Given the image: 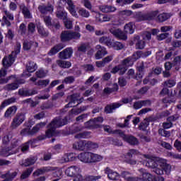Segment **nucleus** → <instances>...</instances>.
Masks as SVG:
<instances>
[{
  "instance_id": "39448f33",
  "label": "nucleus",
  "mask_w": 181,
  "mask_h": 181,
  "mask_svg": "<svg viewBox=\"0 0 181 181\" xmlns=\"http://www.w3.org/2000/svg\"><path fill=\"white\" fill-rule=\"evenodd\" d=\"M139 177L135 179L131 177V174L129 172L124 171L122 173V177L126 181H153V179H155V177L152 174L143 168L139 170Z\"/></svg>"
},
{
  "instance_id": "9b49d317",
  "label": "nucleus",
  "mask_w": 181,
  "mask_h": 181,
  "mask_svg": "<svg viewBox=\"0 0 181 181\" xmlns=\"http://www.w3.org/2000/svg\"><path fill=\"white\" fill-rule=\"evenodd\" d=\"M3 12L4 15L1 21H0V22H1V26H11V22L9 21H13V19H15L13 14L6 9H4Z\"/></svg>"
},
{
  "instance_id": "c03bdc74",
  "label": "nucleus",
  "mask_w": 181,
  "mask_h": 181,
  "mask_svg": "<svg viewBox=\"0 0 181 181\" xmlns=\"http://www.w3.org/2000/svg\"><path fill=\"white\" fill-rule=\"evenodd\" d=\"M110 47H113L115 50H121L124 49V45L119 42H112Z\"/></svg>"
},
{
  "instance_id": "864d4df0",
  "label": "nucleus",
  "mask_w": 181,
  "mask_h": 181,
  "mask_svg": "<svg viewBox=\"0 0 181 181\" xmlns=\"http://www.w3.org/2000/svg\"><path fill=\"white\" fill-rule=\"evenodd\" d=\"M119 16H122V18H128V16H131L132 15V11L129 10H124L119 11Z\"/></svg>"
},
{
  "instance_id": "e2e57ef3",
  "label": "nucleus",
  "mask_w": 181,
  "mask_h": 181,
  "mask_svg": "<svg viewBox=\"0 0 181 181\" xmlns=\"http://www.w3.org/2000/svg\"><path fill=\"white\" fill-rule=\"evenodd\" d=\"M145 47V41L144 40H139L136 43V49H142Z\"/></svg>"
},
{
  "instance_id": "b1692460",
  "label": "nucleus",
  "mask_w": 181,
  "mask_h": 181,
  "mask_svg": "<svg viewBox=\"0 0 181 181\" xmlns=\"http://www.w3.org/2000/svg\"><path fill=\"white\" fill-rule=\"evenodd\" d=\"M159 15V11H154L151 13L146 14L144 16V21H155V19L158 20V16Z\"/></svg>"
},
{
  "instance_id": "c85d7f7f",
  "label": "nucleus",
  "mask_w": 181,
  "mask_h": 181,
  "mask_svg": "<svg viewBox=\"0 0 181 181\" xmlns=\"http://www.w3.org/2000/svg\"><path fill=\"white\" fill-rule=\"evenodd\" d=\"M17 108L16 106L8 107L4 113L5 118H12L13 115L16 114Z\"/></svg>"
},
{
  "instance_id": "473e14b6",
  "label": "nucleus",
  "mask_w": 181,
  "mask_h": 181,
  "mask_svg": "<svg viewBox=\"0 0 181 181\" xmlns=\"http://www.w3.org/2000/svg\"><path fill=\"white\" fill-rule=\"evenodd\" d=\"M61 40L62 42H69L71 40V31H64L61 34Z\"/></svg>"
},
{
  "instance_id": "4c0bfd02",
  "label": "nucleus",
  "mask_w": 181,
  "mask_h": 181,
  "mask_svg": "<svg viewBox=\"0 0 181 181\" xmlns=\"http://www.w3.org/2000/svg\"><path fill=\"white\" fill-rule=\"evenodd\" d=\"M38 9L41 13H47V12H53V6L48 5L46 6H40Z\"/></svg>"
},
{
  "instance_id": "c756f323",
  "label": "nucleus",
  "mask_w": 181,
  "mask_h": 181,
  "mask_svg": "<svg viewBox=\"0 0 181 181\" xmlns=\"http://www.w3.org/2000/svg\"><path fill=\"white\" fill-rule=\"evenodd\" d=\"M99 9L100 11H101V12H103L105 13H108L110 12H115V11H117V8L112 6L107 5L100 6Z\"/></svg>"
},
{
  "instance_id": "f3484780",
  "label": "nucleus",
  "mask_w": 181,
  "mask_h": 181,
  "mask_svg": "<svg viewBox=\"0 0 181 181\" xmlns=\"http://www.w3.org/2000/svg\"><path fill=\"white\" fill-rule=\"evenodd\" d=\"M105 173L107 175V177L110 180L117 181L119 180V177H121L118 173L110 169V168H107L105 170Z\"/></svg>"
},
{
  "instance_id": "2f4dec72",
  "label": "nucleus",
  "mask_w": 181,
  "mask_h": 181,
  "mask_svg": "<svg viewBox=\"0 0 181 181\" xmlns=\"http://www.w3.org/2000/svg\"><path fill=\"white\" fill-rule=\"evenodd\" d=\"M124 32L132 35L135 32V24L134 23H129L124 25Z\"/></svg>"
},
{
  "instance_id": "bf43d9fd",
  "label": "nucleus",
  "mask_w": 181,
  "mask_h": 181,
  "mask_svg": "<svg viewBox=\"0 0 181 181\" xmlns=\"http://www.w3.org/2000/svg\"><path fill=\"white\" fill-rule=\"evenodd\" d=\"M32 172H33V168H28L26 171L23 173L21 175V179H26V177H29Z\"/></svg>"
},
{
  "instance_id": "0eeeda50",
  "label": "nucleus",
  "mask_w": 181,
  "mask_h": 181,
  "mask_svg": "<svg viewBox=\"0 0 181 181\" xmlns=\"http://www.w3.org/2000/svg\"><path fill=\"white\" fill-rule=\"evenodd\" d=\"M110 28L109 30L110 33H112V35H113V36H115V37H117V39H120L121 40H127V39L128 38L127 34L122 32L121 29L116 28L117 24H110Z\"/></svg>"
},
{
  "instance_id": "a19ab883",
  "label": "nucleus",
  "mask_w": 181,
  "mask_h": 181,
  "mask_svg": "<svg viewBox=\"0 0 181 181\" xmlns=\"http://www.w3.org/2000/svg\"><path fill=\"white\" fill-rule=\"evenodd\" d=\"M15 101H16V99L15 98H11L9 99H7L1 103L0 108L1 110H4L5 107H8V105H11V104H13Z\"/></svg>"
},
{
  "instance_id": "7c9ffc66",
  "label": "nucleus",
  "mask_w": 181,
  "mask_h": 181,
  "mask_svg": "<svg viewBox=\"0 0 181 181\" xmlns=\"http://www.w3.org/2000/svg\"><path fill=\"white\" fill-rule=\"evenodd\" d=\"M104 157L100 154L90 153V163H95V162H101Z\"/></svg>"
},
{
  "instance_id": "6ab92c4d",
  "label": "nucleus",
  "mask_w": 181,
  "mask_h": 181,
  "mask_svg": "<svg viewBox=\"0 0 181 181\" xmlns=\"http://www.w3.org/2000/svg\"><path fill=\"white\" fill-rule=\"evenodd\" d=\"M121 138L124 139L126 142H128L130 145H138L139 141L136 138L132 136H127L124 134V132H122L120 134Z\"/></svg>"
},
{
  "instance_id": "052dcab7",
  "label": "nucleus",
  "mask_w": 181,
  "mask_h": 181,
  "mask_svg": "<svg viewBox=\"0 0 181 181\" xmlns=\"http://www.w3.org/2000/svg\"><path fill=\"white\" fill-rule=\"evenodd\" d=\"M142 39L144 40V42H146V40H151V33L146 31L143 33L141 35Z\"/></svg>"
},
{
  "instance_id": "0e129e2a",
  "label": "nucleus",
  "mask_w": 181,
  "mask_h": 181,
  "mask_svg": "<svg viewBox=\"0 0 181 181\" xmlns=\"http://www.w3.org/2000/svg\"><path fill=\"white\" fill-rule=\"evenodd\" d=\"M89 45L88 44H81L78 47V52H82L83 53L86 52L87 49H88Z\"/></svg>"
},
{
  "instance_id": "393cba45",
  "label": "nucleus",
  "mask_w": 181,
  "mask_h": 181,
  "mask_svg": "<svg viewBox=\"0 0 181 181\" xmlns=\"http://www.w3.org/2000/svg\"><path fill=\"white\" fill-rule=\"evenodd\" d=\"M52 170H54V168L52 167H43L42 168L38 169L34 172L33 176H39L44 173H47V172H52Z\"/></svg>"
},
{
  "instance_id": "aec40b11",
  "label": "nucleus",
  "mask_w": 181,
  "mask_h": 181,
  "mask_svg": "<svg viewBox=\"0 0 181 181\" xmlns=\"http://www.w3.org/2000/svg\"><path fill=\"white\" fill-rule=\"evenodd\" d=\"M78 158L79 160H81V162H83V163H90L91 152L81 153L78 156Z\"/></svg>"
},
{
  "instance_id": "72a5a7b5",
  "label": "nucleus",
  "mask_w": 181,
  "mask_h": 181,
  "mask_svg": "<svg viewBox=\"0 0 181 181\" xmlns=\"http://www.w3.org/2000/svg\"><path fill=\"white\" fill-rule=\"evenodd\" d=\"M64 45L59 44L57 45H55L48 53L49 56H54V54H56V53H58V52H60L62 49H64Z\"/></svg>"
},
{
  "instance_id": "680f3d73",
  "label": "nucleus",
  "mask_w": 181,
  "mask_h": 181,
  "mask_svg": "<svg viewBox=\"0 0 181 181\" xmlns=\"http://www.w3.org/2000/svg\"><path fill=\"white\" fill-rule=\"evenodd\" d=\"M164 86L165 87H169V88L175 87V86H176V81L173 79L168 80L165 82Z\"/></svg>"
},
{
  "instance_id": "7ed1b4c3",
  "label": "nucleus",
  "mask_w": 181,
  "mask_h": 181,
  "mask_svg": "<svg viewBox=\"0 0 181 181\" xmlns=\"http://www.w3.org/2000/svg\"><path fill=\"white\" fill-rule=\"evenodd\" d=\"M141 57H142V51L136 52V53L133 54L132 57H129L125 59L122 62V64L115 66L112 69L111 73L113 74L117 73L121 75L125 74V71H127V67L133 66L134 63H135V61L138 60V59H141Z\"/></svg>"
},
{
  "instance_id": "603ef678",
  "label": "nucleus",
  "mask_w": 181,
  "mask_h": 181,
  "mask_svg": "<svg viewBox=\"0 0 181 181\" xmlns=\"http://www.w3.org/2000/svg\"><path fill=\"white\" fill-rule=\"evenodd\" d=\"M81 37V34L77 31H71V40L72 39L75 40H78Z\"/></svg>"
},
{
  "instance_id": "412c9836",
  "label": "nucleus",
  "mask_w": 181,
  "mask_h": 181,
  "mask_svg": "<svg viewBox=\"0 0 181 181\" xmlns=\"http://www.w3.org/2000/svg\"><path fill=\"white\" fill-rule=\"evenodd\" d=\"M95 49L96 50H98L95 54V59L97 60H99V59H102L103 56H105V54H107V50L105 49V47H101V45H97Z\"/></svg>"
},
{
  "instance_id": "f704fd0d",
  "label": "nucleus",
  "mask_w": 181,
  "mask_h": 181,
  "mask_svg": "<svg viewBox=\"0 0 181 181\" xmlns=\"http://www.w3.org/2000/svg\"><path fill=\"white\" fill-rule=\"evenodd\" d=\"M20 9H21L22 13L24 15V18H26L27 19L32 18V14L30 13V11H29V8H28V7L22 4L20 6Z\"/></svg>"
},
{
  "instance_id": "ea45409f",
  "label": "nucleus",
  "mask_w": 181,
  "mask_h": 181,
  "mask_svg": "<svg viewBox=\"0 0 181 181\" xmlns=\"http://www.w3.org/2000/svg\"><path fill=\"white\" fill-rule=\"evenodd\" d=\"M86 110H87V107H83L81 109L74 108L70 112L69 115L71 117L76 115H78V114H81V112H83V111H86Z\"/></svg>"
},
{
  "instance_id": "9d476101",
  "label": "nucleus",
  "mask_w": 181,
  "mask_h": 181,
  "mask_svg": "<svg viewBox=\"0 0 181 181\" xmlns=\"http://www.w3.org/2000/svg\"><path fill=\"white\" fill-rule=\"evenodd\" d=\"M70 100L69 103L66 105V108H71V107H76L81 103H83V98H80L79 94H74L68 98Z\"/></svg>"
},
{
  "instance_id": "f257e3e1",
  "label": "nucleus",
  "mask_w": 181,
  "mask_h": 181,
  "mask_svg": "<svg viewBox=\"0 0 181 181\" xmlns=\"http://www.w3.org/2000/svg\"><path fill=\"white\" fill-rule=\"evenodd\" d=\"M143 165L146 168H151L156 175H170L172 167L168 163V160L165 158L155 157L151 155H141Z\"/></svg>"
},
{
  "instance_id": "4be33fe9",
  "label": "nucleus",
  "mask_w": 181,
  "mask_h": 181,
  "mask_svg": "<svg viewBox=\"0 0 181 181\" xmlns=\"http://www.w3.org/2000/svg\"><path fill=\"white\" fill-rule=\"evenodd\" d=\"M73 55V49L68 47L59 53L60 59H70Z\"/></svg>"
},
{
  "instance_id": "c9c22d12",
  "label": "nucleus",
  "mask_w": 181,
  "mask_h": 181,
  "mask_svg": "<svg viewBox=\"0 0 181 181\" xmlns=\"http://www.w3.org/2000/svg\"><path fill=\"white\" fill-rule=\"evenodd\" d=\"M99 42L102 45H106V46H108V47H110L111 43H112V41H111V38L110 37L107 36H103L99 39Z\"/></svg>"
},
{
  "instance_id": "1a4fd4ad",
  "label": "nucleus",
  "mask_w": 181,
  "mask_h": 181,
  "mask_svg": "<svg viewBox=\"0 0 181 181\" xmlns=\"http://www.w3.org/2000/svg\"><path fill=\"white\" fill-rule=\"evenodd\" d=\"M46 126V123L41 122L40 124H36L32 129L30 128H25L21 131V134L23 135H33L34 134H36V132H39L40 129L42 128H45Z\"/></svg>"
},
{
  "instance_id": "a18cd8bd",
  "label": "nucleus",
  "mask_w": 181,
  "mask_h": 181,
  "mask_svg": "<svg viewBox=\"0 0 181 181\" xmlns=\"http://www.w3.org/2000/svg\"><path fill=\"white\" fill-rule=\"evenodd\" d=\"M75 138H76L77 139L90 138V132H79L75 136Z\"/></svg>"
},
{
  "instance_id": "cd10ccee",
  "label": "nucleus",
  "mask_w": 181,
  "mask_h": 181,
  "mask_svg": "<svg viewBox=\"0 0 181 181\" xmlns=\"http://www.w3.org/2000/svg\"><path fill=\"white\" fill-rule=\"evenodd\" d=\"M147 105H151V100H141L137 101L134 104V110H139L142 107H147Z\"/></svg>"
},
{
  "instance_id": "ddd939ff",
  "label": "nucleus",
  "mask_w": 181,
  "mask_h": 181,
  "mask_svg": "<svg viewBox=\"0 0 181 181\" xmlns=\"http://www.w3.org/2000/svg\"><path fill=\"white\" fill-rule=\"evenodd\" d=\"M25 118L26 117L25 116V114H17L13 119V121L11 122V128H13V129L18 128V127H19V125H21L23 122V121H25Z\"/></svg>"
},
{
  "instance_id": "2eb2a0df",
  "label": "nucleus",
  "mask_w": 181,
  "mask_h": 181,
  "mask_svg": "<svg viewBox=\"0 0 181 181\" xmlns=\"http://www.w3.org/2000/svg\"><path fill=\"white\" fill-rule=\"evenodd\" d=\"M11 78H15V82L11 84H8L6 86L5 88L7 91H12L13 90H17L19 88V84H25V80H18V78L14 76V77H11Z\"/></svg>"
},
{
  "instance_id": "3c124183",
  "label": "nucleus",
  "mask_w": 181,
  "mask_h": 181,
  "mask_svg": "<svg viewBox=\"0 0 181 181\" xmlns=\"http://www.w3.org/2000/svg\"><path fill=\"white\" fill-rule=\"evenodd\" d=\"M149 125V120L148 119H146L144 120L143 122L140 124L139 126V129H141L142 131H145L146 128H148V126Z\"/></svg>"
},
{
  "instance_id": "4468645a",
  "label": "nucleus",
  "mask_w": 181,
  "mask_h": 181,
  "mask_svg": "<svg viewBox=\"0 0 181 181\" xmlns=\"http://www.w3.org/2000/svg\"><path fill=\"white\" fill-rule=\"evenodd\" d=\"M104 119L101 117L90 119L89 122L85 123L86 128H98L100 124H103Z\"/></svg>"
},
{
  "instance_id": "5fc2aeb1",
  "label": "nucleus",
  "mask_w": 181,
  "mask_h": 181,
  "mask_svg": "<svg viewBox=\"0 0 181 181\" xmlns=\"http://www.w3.org/2000/svg\"><path fill=\"white\" fill-rule=\"evenodd\" d=\"M78 13L83 18H89L90 17V12L84 8H80L78 10Z\"/></svg>"
},
{
  "instance_id": "a878e982",
  "label": "nucleus",
  "mask_w": 181,
  "mask_h": 181,
  "mask_svg": "<svg viewBox=\"0 0 181 181\" xmlns=\"http://www.w3.org/2000/svg\"><path fill=\"white\" fill-rule=\"evenodd\" d=\"M57 17H58L59 19H62L63 21H66L67 18V12H66L64 8H63L61 6L57 8Z\"/></svg>"
},
{
  "instance_id": "423d86ee",
  "label": "nucleus",
  "mask_w": 181,
  "mask_h": 181,
  "mask_svg": "<svg viewBox=\"0 0 181 181\" xmlns=\"http://www.w3.org/2000/svg\"><path fill=\"white\" fill-rule=\"evenodd\" d=\"M67 124V118L60 119L56 118L54 119L48 126V129L45 133V136L47 138H52V136H54L56 135V128H60V127H63Z\"/></svg>"
},
{
  "instance_id": "f03ea898",
  "label": "nucleus",
  "mask_w": 181,
  "mask_h": 181,
  "mask_svg": "<svg viewBox=\"0 0 181 181\" xmlns=\"http://www.w3.org/2000/svg\"><path fill=\"white\" fill-rule=\"evenodd\" d=\"M21 53V43L17 42L14 51L11 52V54L8 55V57H5L3 59V65L4 68H2L0 70V84H6L12 77H15L13 75L5 78L6 76V67H11L13 62H15V57H16V54H19Z\"/></svg>"
},
{
  "instance_id": "58836bf2",
  "label": "nucleus",
  "mask_w": 181,
  "mask_h": 181,
  "mask_svg": "<svg viewBox=\"0 0 181 181\" xmlns=\"http://www.w3.org/2000/svg\"><path fill=\"white\" fill-rule=\"evenodd\" d=\"M170 16H172L170 13H163L158 16L157 21H158V22H165L168 21Z\"/></svg>"
},
{
  "instance_id": "774afa93",
  "label": "nucleus",
  "mask_w": 181,
  "mask_h": 181,
  "mask_svg": "<svg viewBox=\"0 0 181 181\" xmlns=\"http://www.w3.org/2000/svg\"><path fill=\"white\" fill-rule=\"evenodd\" d=\"M174 147L178 151V152H180L181 151V141L178 139L175 140L174 143Z\"/></svg>"
},
{
  "instance_id": "6e6552de",
  "label": "nucleus",
  "mask_w": 181,
  "mask_h": 181,
  "mask_svg": "<svg viewBox=\"0 0 181 181\" xmlns=\"http://www.w3.org/2000/svg\"><path fill=\"white\" fill-rule=\"evenodd\" d=\"M59 4L61 5H66V9L69 11V12L74 16V18H78V14L77 13V11H76V6L73 3V1L71 0H61L59 1Z\"/></svg>"
},
{
  "instance_id": "79ce46f5",
  "label": "nucleus",
  "mask_w": 181,
  "mask_h": 181,
  "mask_svg": "<svg viewBox=\"0 0 181 181\" xmlns=\"http://www.w3.org/2000/svg\"><path fill=\"white\" fill-rule=\"evenodd\" d=\"M57 64L59 67H62V69H69L71 67V63L67 61L58 60Z\"/></svg>"
},
{
  "instance_id": "a211bd4d",
  "label": "nucleus",
  "mask_w": 181,
  "mask_h": 181,
  "mask_svg": "<svg viewBox=\"0 0 181 181\" xmlns=\"http://www.w3.org/2000/svg\"><path fill=\"white\" fill-rule=\"evenodd\" d=\"M88 141L81 140L78 141H76L74 145V149H77L78 151H84L87 150Z\"/></svg>"
},
{
  "instance_id": "f8f14e48",
  "label": "nucleus",
  "mask_w": 181,
  "mask_h": 181,
  "mask_svg": "<svg viewBox=\"0 0 181 181\" xmlns=\"http://www.w3.org/2000/svg\"><path fill=\"white\" fill-rule=\"evenodd\" d=\"M65 173L66 175L69 176V177H76V176L81 175V169L77 165H72L65 170Z\"/></svg>"
},
{
  "instance_id": "4d7b16f0",
  "label": "nucleus",
  "mask_w": 181,
  "mask_h": 181,
  "mask_svg": "<svg viewBox=\"0 0 181 181\" xmlns=\"http://www.w3.org/2000/svg\"><path fill=\"white\" fill-rule=\"evenodd\" d=\"M132 118V115H129L127 117V119H125L124 120V124H121L119 123L117 124V126L119 127L120 128H124V127H128V125H129V119H131Z\"/></svg>"
},
{
  "instance_id": "49530a36",
  "label": "nucleus",
  "mask_w": 181,
  "mask_h": 181,
  "mask_svg": "<svg viewBox=\"0 0 181 181\" xmlns=\"http://www.w3.org/2000/svg\"><path fill=\"white\" fill-rule=\"evenodd\" d=\"M37 159L35 157L28 158L25 160V162L23 163V166H30V165L35 164Z\"/></svg>"
},
{
  "instance_id": "5701e85b",
  "label": "nucleus",
  "mask_w": 181,
  "mask_h": 181,
  "mask_svg": "<svg viewBox=\"0 0 181 181\" xmlns=\"http://www.w3.org/2000/svg\"><path fill=\"white\" fill-rule=\"evenodd\" d=\"M122 105V103H115L111 105H108L105 108V112L106 114H111L114 111V110H117V108H119Z\"/></svg>"
},
{
  "instance_id": "de8ad7c7",
  "label": "nucleus",
  "mask_w": 181,
  "mask_h": 181,
  "mask_svg": "<svg viewBox=\"0 0 181 181\" xmlns=\"http://www.w3.org/2000/svg\"><path fill=\"white\" fill-rule=\"evenodd\" d=\"M37 29L38 30V33H40L41 36H47V35H49V33H47V31H45L43 26H42L40 24H38L37 25Z\"/></svg>"
},
{
  "instance_id": "6e6d98bb",
  "label": "nucleus",
  "mask_w": 181,
  "mask_h": 181,
  "mask_svg": "<svg viewBox=\"0 0 181 181\" xmlns=\"http://www.w3.org/2000/svg\"><path fill=\"white\" fill-rule=\"evenodd\" d=\"M47 74V71H45L43 69H40L36 72V76L37 77H38L39 78H43V77H46Z\"/></svg>"
},
{
  "instance_id": "dca6fc26",
  "label": "nucleus",
  "mask_w": 181,
  "mask_h": 181,
  "mask_svg": "<svg viewBox=\"0 0 181 181\" xmlns=\"http://www.w3.org/2000/svg\"><path fill=\"white\" fill-rule=\"evenodd\" d=\"M27 71L23 73V77H30V73H33L37 69V65L33 62H30L27 64Z\"/></svg>"
},
{
  "instance_id": "20e7f679",
  "label": "nucleus",
  "mask_w": 181,
  "mask_h": 181,
  "mask_svg": "<svg viewBox=\"0 0 181 181\" xmlns=\"http://www.w3.org/2000/svg\"><path fill=\"white\" fill-rule=\"evenodd\" d=\"M3 148L0 151V155L1 156H9L18 152L17 148L18 141L13 139L11 141L9 136H4L3 138Z\"/></svg>"
},
{
  "instance_id": "13d9d810",
  "label": "nucleus",
  "mask_w": 181,
  "mask_h": 181,
  "mask_svg": "<svg viewBox=\"0 0 181 181\" xmlns=\"http://www.w3.org/2000/svg\"><path fill=\"white\" fill-rule=\"evenodd\" d=\"M64 24L66 29H71L73 28V21L67 18L64 20Z\"/></svg>"
},
{
  "instance_id": "37998d69",
  "label": "nucleus",
  "mask_w": 181,
  "mask_h": 181,
  "mask_svg": "<svg viewBox=\"0 0 181 181\" xmlns=\"http://www.w3.org/2000/svg\"><path fill=\"white\" fill-rule=\"evenodd\" d=\"M114 91H118V84L117 83L113 85V88H105L104 89L105 94H111V93H114Z\"/></svg>"
},
{
  "instance_id": "8fccbe9b",
  "label": "nucleus",
  "mask_w": 181,
  "mask_h": 181,
  "mask_svg": "<svg viewBox=\"0 0 181 181\" xmlns=\"http://www.w3.org/2000/svg\"><path fill=\"white\" fill-rule=\"evenodd\" d=\"M50 83V81L49 79L45 80H40L37 82H35V86H41L42 87H46L49 83Z\"/></svg>"
},
{
  "instance_id": "bb28decb",
  "label": "nucleus",
  "mask_w": 181,
  "mask_h": 181,
  "mask_svg": "<svg viewBox=\"0 0 181 181\" xmlns=\"http://www.w3.org/2000/svg\"><path fill=\"white\" fill-rule=\"evenodd\" d=\"M44 22L46 25V26H48L49 29H53V27L55 28V29H59L60 28V24H52V18L49 16L44 17Z\"/></svg>"
},
{
  "instance_id": "69168bd1",
  "label": "nucleus",
  "mask_w": 181,
  "mask_h": 181,
  "mask_svg": "<svg viewBox=\"0 0 181 181\" xmlns=\"http://www.w3.org/2000/svg\"><path fill=\"white\" fill-rule=\"evenodd\" d=\"M98 144L88 141L87 149H97Z\"/></svg>"
},
{
  "instance_id": "338daca9",
  "label": "nucleus",
  "mask_w": 181,
  "mask_h": 181,
  "mask_svg": "<svg viewBox=\"0 0 181 181\" xmlns=\"http://www.w3.org/2000/svg\"><path fill=\"white\" fill-rule=\"evenodd\" d=\"M98 179H101V176L89 175L85 178L84 181L98 180Z\"/></svg>"
},
{
  "instance_id": "09e8293b",
  "label": "nucleus",
  "mask_w": 181,
  "mask_h": 181,
  "mask_svg": "<svg viewBox=\"0 0 181 181\" xmlns=\"http://www.w3.org/2000/svg\"><path fill=\"white\" fill-rule=\"evenodd\" d=\"M146 91H148V88H146V87L142 88L141 89L138 90L137 95L134 96V100H139V98H141V96L142 95V94H145V93H146Z\"/></svg>"
},
{
  "instance_id": "e433bc0d",
  "label": "nucleus",
  "mask_w": 181,
  "mask_h": 181,
  "mask_svg": "<svg viewBox=\"0 0 181 181\" xmlns=\"http://www.w3.org/2000/svg\"><path fill=\"white\" fill-rule=\"evenodd\" d=\"M103 129L105 132H107V134H117L121 136V134L122 132L121 130H112V128L108 125H105L103 127Z\"/></svg>"
}]
</instances>
